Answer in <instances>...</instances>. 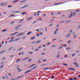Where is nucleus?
I'll return each instance as SVG.
<instances>
[{
  "mask_svg": "<svg viewBox=\"0 0 80 80\" xmlns=\"http://www.w3.org/2000/svg\"><path fill=\"white\" fill-rule=\"evenodd\" d=\"M75 14H76V12H73V14H71L70 15V16H69L68 18H72V17H73V16H75Z\"/></svg>",
  "mask_w": 80,
  "mask_h": 80,
  "instance_id": "obj_1",
  "label": "nucleus"
},
{
  "mask_svg": "<svg viewBox=\"0 0 80 80\" xmlns=\"http://www.w3.org/2000/svg\"><path fill=\"white\" fill-rule=\"evenodd\" d=\"M65 2H62L61 3H54V5H61V4H63V3H65Z\"/></svg>",
  "mask_w": 80,
  "mask_h": 80,
  "instance_id": "obj_2",
  "label": "nucleus"
},
{
  "mask_svg": "<svg viewBox=\"0 0 80 80\" xmlns=\"http://www.w3.org/2000/svg\"><path fill=\"white\" fill-rule=\"evenodd\" d=\"M68 69L69 70H71V71H75L76 70L75 69H74L73 68H68Z\"/></svg>",
  "mask_w": 80,
  "mask_h": 80,
  "instance_id": "obj_3",
  "label": "nucleus"
},
{
  "mask_svg": "<svg viewBox=\"0 0 80 80\" xmlns=\"http://www.w3.org/2000/svg\"><path fill=\"white\" fill-rule=\"evenodd\" d=\"M25 32H21V33H19V34H18V36H21V35H24V34H25Z\"/></svg>",
  "mask_w": 80,
  "mask_h": 80,
  "instance_id": "obj_4",
  "label": "nucleus"
},
{
  "mask_svg": "<svg viewBox=\"0 0 80 80\" xmlns=\"http://www.w3.org/2000/svg\"><path fill=\"white\" fill-rule=\"evenodd\" d=\"M31 71H32V70H27L24 73V75H26L27 73H29V72H31Z\"/></svg>",
  "mask_w": 80,
  "mask_h": 80,
  "instance_id": "obj_5",
  "label": "nucleus"
},
{
  "mask_svg": "<svg viewBox=\"0 0 80 80\" xmlns=\"http://www.w3.org/2000/svg\"><path fill=\"white\" fill-rule=\"evenodd\" d=\"M19 20H20L19 22V23H22V22H23V21H24V19H18Z\"/></svg>",
  "mask_w": 80,
  "mask_h": 80,
  "instance_id": "obj_6",
  "label": "nucleus"
},
{
  "mask_svg": "<svg viewBox=\"0 0 80 80\" xmlns=\"http://www.w3.org/2000/svg\"><path fill=\"white\" fill-rule=\"evenodd\" d=\"M19 31H18V32H16L14 33H12V34H10V35H15L16 34H17V33H19Z\"/></svg>",
  "mask_w": 80,
  "mask_h": 80,
  "instance_id": "obj_7",
  "label": "nucleus"
},
{
  "mask_svg": "<svg viewBox=\"0 0 80 80\" xmlns=\"http://www.w3.org/2000/svg\"><path fill=\"white\" fill-rule=\"evenodd\" d=\"M41 42V40H38V41H37L36 42V44H38V43H40Z\"/></svg>",
  "mask_w": 80,
  "mask_h": 80,
  "instance_id": "obj_8",
  "label": "nucleus"
},
{
  "mask_svg": "<svg viewBox=\"0 0 80 80\" xmlns=\"http://www.w3.org/2000/svg\"><path fill=\"white\" fill-rule=\"evenodd\" d=\"M70 35H71V34H69L66 35V38H68V37H70Z\"/></svg>",
  "mask_w": 80,
  "mask_h": 80,
  "instance_id": "obj_9",
  "label": "nucleus"
},
{
  "mask_svg": "<svg viewBox=\"0 0 80 80\" xmlns=\"http://www.w3.org/2000/svg\"><path fill=\"white\" fill-rule=\"evenodd\" d=\"M32 18H33V17H32L28 18V20H32Z\"/></svg>",
  "mask_w": 80,
  "mask_h": 80,
  "instance_id": "obj_10",
  "label": "nucleus"
},
{
  "mask_svg": "<svg viewBox=\"0 0 80 80\" xmlns=\"http://www.w3.org/2000/svg\"><path fill=\"white\" fill-rule=\"evenodd\" d=\"M31 33H32V31H30L27 34V35H30V34H31Z\"/></svg>",
  "mask_w": 80,
  "mask_h": 80,
  "instance_id": "obj_11",
  "label": "nucleus"
},
{
  "mask_svg": "<svg viewBox=\"0 0 80 80\" xmlns=\"http://www.w3.org/2000/svg\"><path fill=\"white\" fill-rule=\"evenodd\" d=\"M20 40V38H18L15 40V41H18V40Z\"/></svg>",
  "mask_w": 80,
  "mask_h": 80,
  "instance_id": "obj_12",
  "label": "nucleus"
},
{
  "mask_svg": "<svg viewBox=\"0 0 80 80\" xmlns=\"http://www.w3.org/2000/svg\"><path fill=\"white\" fill-rule=\"evenodd\" d=\"M37 67V66H34V67L32 68L31 69H33V70H34V69H35V68H36Z\"/></svg>",
  "mask_w": 80,
  "mask_h": 80,
  "instance_id": "obj_13",
  "label": "nucleus"
},
{
  "mask_svg": "<svg viewBox=\"0 0 80 80\" xmlns=\"http://www.w3.org/2000/svg\"><path fill=\"white\" fill-rule=\"evenodd\" d=\"M27 2V1L26 0H23L21 1H20V3H24V2Z\"/></svg>",
  "mask_w": 80,
  "mask_h": 80,
  "instance_id": "obj_14",
  "label": "nucleus"
},
{
  "mask_svg": "<svg viewBox=\"0 0 80 80\" xmlns=\"http://www.w3.org/2000/svg\"><path fill=\"white\" fill-rule=\"evenodd\" d=\"M38 22V20H35L32 23V24H34V23H35L37 22Z\"/></svg>",
  "mask_w": 80,
  "mask_h": 80,
  "instance_id": "obj_15",
  "label": "nucleus"
},
{
  "mask_svg": "<svg viewBox=\"0 0 80 80\" xmlns=\"http://www.w3.org/2000/svg\"><path fill=\"white\" fill-rule=\"evenodd\" d=\"M7 31V29H3L2 31V32H6V31Z\"/></svg>",
  "mask_w": 80,
  "mask_h": 80,
  "instance_id": "obj_16",
  "label": "nucleus"
},
{
  "mask_svg": "<svg viewBox=\"0 0 80 80\" xmlns=\"http://www.w3.org/2000/svg\"><path fill=\"white\" fill-rule=\"evenodd\" d=\"M22 60V59H17L16 62H19V61H20V60Z\"/></svg>",
  "mask_w": 80,
  "mask_h": 80,
  "instance_id": "obj_17",
  "label": "nucleus"
},
{
  "mask_svg": "<svg viewBox=\"0 0 80 80\" xmlns=\"http://www.w3.org/2000/svg\"><path fill=\"white\" fill-rule=\"evenodd\" d=\"M23 49V48H20L18 49L17 50L19 51V50H22Z\"/></svg>",
  "mask_w": 80,
  "mask_h": 80,
  "instance_id": "obj_18",
  "label": "nucleus"
},
{
  "mask_svg": "<svg viewBox=\"0 0 80 80\" xmlns=\"http://www.w3.org/2000/svg\"><path fill=\"white\" fill-rule=\"evenodd\" d=\"M21 26H22V25H19L18 26H17L16 27V28H18V27H21Z\"/></svg>",
  "mask_w": 80,
  "mask_h": 80,
  "instance_id": "obj_19",
  "label": "nucleus"
},
{
  "mask_svg": "<svg viewBox=\"0 0 80 80\" xmlns=\"http://www.w3.org/2000/svg\"><path fill=\"white\" fill-rule=\"evenodd\" d=\"M31 38V40H33L34 39H35V37H32Z\"/></svg>",
  "mask_w": 80,
  "mask_h": 80,
  "instance_id": "obj_20",
  "label": "nucleus"
},
{
  "mask_svg": "<svg viewBox=\"0 0 80 80\" xmlns=\"http://www.w3.org/2000/svg\"><path fill=\"white\" fill-rule=\"evenodd\" d=\"M71 22V20H69V21H68L66 22L65 23H69V22Z\"/></svg>",
  "mask_w": 80,
  "mask_h": 80,
  "instance_id": "obj_21",
  "label": "nucleus"
},
{
  "mask_svg": "<svg viewBox=\"0 0 80 80\" xmlns=\"http://www.w3.org/2000/svg\"><path fill=\"white\" fill-rule=\"evenodd\" d=\"M20 11H16V12H16V13H20Z\"/></svg>",
  "mask_w": 80,
  "mask_h": 80,
  "instance_id": "obj_22",
  "label": "nucleus"
},
{
  "mask_svg": "<svg viewBox=\"0 0 80 80\" xmlns=\"http://www.w3.org/2000/svg\"><path fill=\"white\" fill-rule=\"evenodd\" d=\"M15 15H14V14L11 15H10L9 16V17H13V16H15Z\"/></svg>",
  "mask_w": 80,
  "mask_h": 80,
  "instance_id": "obj_23",
  "label": "nucleus"
},
{
  "mask_svg": "<svg viewBox=\"0 0 80 80\" xmlns=\"http://www.w3.org/2000/svg\"><path fill=\"white\" fill-rule=\"evenodd\" d=\"M23 77V76H19L17 77H18V78H21V77Z\"/></svg>",
  "mask_w": 80,
  "mask_h": 80,
  "instance_id": "obj_24",
  "label": "nucleus"
},
{
  "mask_svg": "<svg viewBox=\"0 0 80 80\" xmlns=\"http://www.w3.org/2000/svg\"><path fill=\"white\" fill-rule=\"evenodd\" d=\"M27 38V36H24L22 38V39H24V38Z\"/></svg>",
  "mask_w": 80,
  "mask_h": 80,
  "instance_id": "obj_25",
  "label": "nucleus"
},
{
  "mask_svg": "<svg viewBox=\"0 0 80 80\" xmlns=\"http://www.w3.org/2000/svg\"><path fill=\"white\" fill-rule=\"evenodd\" d=\"M13 41H14V40L13 39V40H11L9 42V43H10L11 42H13Z\"/></svg>",
  "mask_w": 80,
  "mask_h": 80,
  "instance_id": "obj_26",
  "label": "nucleus"
},
{
  "mask_svg": "<svg viewBox=\"0 0 80 80\" xmlns=\"http://www.w3.org/2000/svg\"><path fill=\"white\" fill-rule=\"evenodd\" d=\"M62 46H63V47H67V44L62 45Z\"/></svg>",
  "mask_w": 80,
  "mask_h": 80,
  "instance_id": "obj_27",
  "label": "nucleus"
},
{
  "mask_svg": "<svg viewBox=\"0 0 80 80\" xmlns=\"http://www.w3.org/2000/svg\"><path fill=\"white\" fill-rule=\"evenodd\" d=\"M53 78H55V76H52V77H51V78H52V79H53Z\"/></svg>",
  "mask_w": 80,
  "mask_h": 80,
  "instance_id": "obj_28",
  "label": "nucleus"
},
{
  "mask_svg": "<svg viewBox=\"0 0 80 80\" xmlns=\"http://www.w3.org/2000/svg\"><path fill=\"white\" fill-rule=\"evenodd\" d=\"M34 15L35 17V16H37V12H34Z\"/></svg>",
  "mask_w": 80,
  "mask_h": 80,
  "instance_id": "obj_29",
  "label": "nucleus"
},
{
  "mask_svg": "<svg viewBox=\"0 0 80 80\" xmlns=\"http://www.w3.org/2000/svg\"><path fill=\"white\" fill-rule=\"evenodd\" d=\"M6 51L5 50H4L1 52V53H3L4 52H5Z\"/></svg>",
  "mask_w": 80,
  "mask_h": 80,
  "instance_id": "obj_30",
  "label": "nucleus"
},
{
  "mask_svg": "<svg viewBox=\"0 0 80 80\" xmlns=\"http://www.w3.org/2000/svg\"><path fill=\"white\" fill-rule=\"evenodd\" d=\"M29 54H33V52H28Z\"/></svg>",
  "mask_w": 80,
  "mask_h": 80,
  "instance_id": "obj_31",
  "label": "nucleus"
},
{
  "mask_svg": "<svg viewBox=\"0 0 80 80\" xmlns=\"http://www.w3.org/2000/svg\"><path fill=\"white\" fill-rule=\"evenodd\" d=\"M70 49V47L67 48H66V50H69Z\"/></svg>",
  "mask_w": 80,
  "mask_h": 80,
  "instance_id": "obj_32",
  "label": "nucleus"
},
{
  "mask_svg": "<svg viewBox=\"0 0 80 80\" xmlns=\"http://www.w3.org/2000/svg\"><path fill=\"white\" fill-rule=\"evenodd\" d=\"M16 79H18V77H17V78H15L12 79V80H16Z\"/></svg>",
  "mask_w": 80,
  "mask_h": 80,
  "instance_id": "obj_33",
  "label": "nucleus"
},
{
  "mask_svg": "<svg viewBox=\"0 0 80 80\" xmlns=\"http://www.w3.org/2000/svg\"><path fill=\"white\" fill-rule=\"evenodd\" d=\"M63 65H65L66 66H68V64H65L63 63Z\"/></svg>",
  "mask_w": 80,
  "mask_h": 80,
  "instance_id": "obj_34",
  "label": "nucleus"
},
{
  "mask_svg": "<svg viewBox=\"0 0 80 80\" xmlns=\"http://www.w3.org/2000/svg\"><path fill=\"white\" fill-rule=\"evenodd\" d=\"M35 35H36V36H37V37H39V36H40V34H36Z\"/></svg>",
  "mask_w": 80,
  "mask_h": 80,
  "instance_id": "obj_35",
  "label": "nucleus"
},
{
  "mask_svg": "<svg viewBox=\"0 0 80 80\" xmlns=\"http://www.w3.org/2000/svg\"><path fill=\"white\" fill-rule=\"evenodd\" d=\"M40 62H41V61H40V60H39L38 61L37 63H40Z\"/></svg>",
  "mask_w": 80,
  "mask_h": 80,
  "instance_id": "obj_36",
  "label": "nucleus"
},
{
  "mask_svg": "<svg viewBox=\"0 0 80 80\" xmlns=\"http://www.w3.org/2000/svg\"><path fill=\"white\" fill-rule=\"evenodd\" d=\"M73 80H77V78H73Z\"/></svg>",
  "mask_w": 80,
  "mask_h": 80,
  "instance_id": "obj_37",
  "label": "nucleus"
},
{
  "mask_svg": "<svg viewBox=\"0 0 80 80\" xmlns=\"http://www.w3.org/2000/svg\"><path fill=\"white\" fill-rule=\"evenodd\" d=\"M74 65H77L78 64V63L77 62H74Z\"/></svg>",
  "mask_w": 80,
  "mask_h": 80,
  "instance_id": "obj_38",
  "label": "nucleus"
},
{
  "mask_svg": "<svg viewBox=\"0 0 80 80\" xmlns=\"http://www.w3.org/2000/svg\"><path fill=\"white\" fill-rule=\"evenodd\" d=\"M22 69H19L18 70V72H22Z\"/></svg>",
  "mask_w": 80,
  "mask_h": 80,
  "instance_id": "obj_39",
  "label": "nucleus"
},
{
  "mask_svg": "<svg viewBox=\"0 0 80 80\" xmlns=\"http://www.w3.org/2000/svg\"><path fill=\"white\" fill-rule=\"evenodd\" d=\"M19 0H16L14 1V2H18V1H19Z\"/></svg>",
  "mask_w": 80,
  "mask_h": 80,
  "instance_id": "obj_40",
  "label": "nucleus"
},
{
  "mask_svg": "<svg viewBox=\"0 0 80 80\" xmlns=\"http://www.w3.org/2000/svg\"><path fill=\"white\" fill-rule=\"evenodd\" d=\"M45 64H42L41 65V67H43V66H45Z\"/></svg>",
  "mask_w": 80,
  "mask_h": 80,
  "instance_id": "obj_41",
  "label": "nucleus"
},
{
  "mask_svg": "<svg viewBox=\"0 0 80 80\" xmlns=\"http://www.w3.org/2000/svg\"><path fill=\"white\" fill-rule=\"evenodd\" d=\"M50 43H51V42H49L47 44H46L47 45H50Z\"/></svg>",
  "mask_w": 80,
  "mask_h": 80,
  "instance_id": "obj_42",
  "label": "nucleus"
},
{
  "mask_svg": "<svg viewBox=\"0 0 80 80\" xmlns=\"http://www.w3.org/2000/svg\"><path fill=\"white\" fill-rule=\"evenodd\" d=\"M12 7V6H8V8H10Z\"/></svg>",
  "mask_w": 80,
  "mask_h": 80,
  "instance_id": "obj_43",
  "label": "nucleus"
},
{
  "mask_svg": "<svg viewBox=\"0 0 80 80\" xmlns=\"http://www.w3.org/2000/svg\"><path fill=\"white\" fill-rule=\"evenodd\" d=\"M71 42V41L70 40H69L68 42V43H70Z\"/></svg>",
  "mask_w": 80,
  "mask_h": 80,
  "instance_id": "obj_44",
  "label": "nucleus"
},
{
  "mask_svg": "<svg viewBox=\"0 0 80 80\" xmlns=\"http://www.w3.org/2000/svg\"><path fill=\"white\" fill-rule=\"evenodd\" d=\"M27 60V59H26V58L24 59H23L22 60V62H23V61H25V60Z\"/></svg>",
  "mask_w": 80,
  "mask_h": 80,
  "instance_id": "obj_45",
  "label": "nucleus"
},
{
  "mask_svg": "<svg viewBox=\"0 0 80 80\" xmlns=\"http://www.w3.org/2000/svg\"><path fill=\"white\" fill-rule=\"evenodd\" d=\"M45 31H46V32H47V28H45Z\"/></svg>",
  "mask_w": 80,
  "mask_h": 80,
  "instance_id": "obj_46",
  "label": "nucleus"
},
{
  "mask_svg": "<svg viewBox=\"0 0 80 80\" xmlns=\"http://www.w3.org/2000/svg\"><path fill=\"white\" fill-rule=\"evenodd\" d=\"M38 20H38H42V18H39V19H37Z\"/></svg>",
  "mask_w": 80,
  "mask_h": 80,
  "instance_id": "obj_47",
  "label": "nucleus"
},
{
  "mask_svg": "<svg viewBox=\"0 0 80 80\" xmlns=\"http://www.w3.org/2000/svg\"><path fill=\"white\" fill-rule=\"evenodd\" d=\"M67 57H68V55H67V54H66L65 56L64 57H65V58H66Z\"/></svg>",
  "mask_w": 80,
  "mask_h": 80,
  "instance_id": "obj_48",
  "label": "nucleus"
},
{
  "mask_svg": "<svg viewBox=\"0 0 80 80\" xmlns=\"http://www.w3.org/2000/svg\"><path fill=\"white\" fill-rule=\"evenodd\" d=\"M72 57H74V56H75V54L74 53V54H72Z\"/></svg>",
  "mask_w": 80,
  "mask_h": 80,
  "instance_id": "obj_49",
  "label": "nucleus"
},
{
  "mask_svg": "<svg viewBox=\"0 0 80 80\" xmlns=\"http://www.w3.org/2000/svg\"><path fill=\"white\" fill-rule=\"evenodd\" d=\"M28 6V5H25L24 6V8H25V7H27Z\"/></svg>",
  "mask_w": 80,
  "mask_h": 80,
  "instance_id": "obj_50",
  "label": "nucleus"
},
{
  "mask_svg": "<svg viewBox=\"0 0 80 80\" xmlns=\"http://www.w3.org/2000/svg\"><path fill=\"white\" fill-rule=\"evenodd\" d=\"M3 67H4V65H2L0 67L1 68H3Z\"/></svg>",
  "mask_w": 80,
  "mask_h": 80,
  "instance_id": "obj_51",
  "label": "nucleus"
},
{
  "mask_svg": "<svg viewBox=\"0 0 80 80\" xmlns=\"http://www.w3.org/2000/svg\"><path fill=\"white\" fill-rule=\"evenodd\" d=\"M32 61V59H29L28 60V62H31V61Z\"/></svg>",
  "mask_w": 80,
  "mask_h": 80,
  "instance_id": "obj_52",
  "label": "nucleus"
},
{
  "mask_svg": "<svg viewBox=\"0 0 80 80\" xmlns=\"http://www.w3.org/2000/svg\"><path fill=\"white\" fill-rule=\"evenodd\" d=\"M69 80H73V78H69Z\"/></svg>",
  "mask_w": 80,
  "mask_h": 80,
  "instance_id": "obj_53",
  "label": "nucleus"
},
{
  "mask_svg": "<svg viewBox=\"0 0 80 80\" xmlns=\"http://www.w3.org/2000/svg\"><path fill=\"white\" fill-rule=\"evenodd\" d=\"M26 13L25 12H24L23 13H22V15H24V14H25Z\"/></svg>",
  "mask_w": 80,
  "mask_h": 80,
  "instance_id": "obj_54",
  "label": "nucleus"
},
{
  "mask_svg": "<svg viewBox=\"0 0 80 80\" xmlns=\"http://www.w3.org/2000/svg\"><path fill=\"white\" fill-rule=\"evenodd\" d=\"M57 40V39L56 38H55L54 39H52V41H55Z\"/></svg>",
  "mask_w": 80,
  "mask_h": 80,
  "instance_id": "obj_55",
  "label": "nucleus"
},
{
  "mask_svg": "<svg viewBox=\"0 0 80 80\" xmlns=\"http://www.w3.org/2000/svg\"><path fill=\"white\" fill-rule=\"evenodd\" d=\"M63 48V47L62 46H61L60 48H59V49H61L62 48Z\"/></svg>",
  "mask_w": 80,
  "mask_h": 80,
  "instance_id": "obj_56",
  "label": "nucleus"
},
{
  "mask_svg": "<svg viewBox=\"0 0 80 80\" xmlns=\"http://www.w3.org/2000/svg\"><path fill=\"white\" fill-rule=\"evenodd\" d=\"M53 24H50L49 25V27H52V25H53Z\"/></svg>",
  "mask_w": 80,
  "mask_h": 80,
  "instance_id": "obj_57",
  "label": "nucleus"
},
{
  "mask_svg": "<svg viewBox=\"0 0 80 80\" xmlns=\"http://www.w3.org/2000/svg\"><path fill=\"white\" fill-rule=\"evenodd\" d=\"M39 31H40V30H39V29H38L36 30V32H39Z\"/></svg>",
  "mask_w": 80,
  "mask_h": 80,
  "instance_id": "obj_58",
  "label": "nucleus"
},
{
  "mask_svg": "<svg viewBox=\"0 0 80 80\" xmlns=\"http://www.w3.org/2000/svg\"><path fill=\"white\" fill-rule=\"evenodd\" d=\"M1 5H2V6L4 5V3H3V2H2L1 3Z\"/></svg>",
  "mask_w": 80,
  "mask_h": 80,
  "instance_id": "obj_59",
  "label": "nucleus"
},
{
  "mask_svg": "<svg viewBox=\"0 0 80 80\" xmlns=\"http://www.w3.org/2000/svg\"><path fill=\"white\" fill-rule=\"evenodd\" d=\"M35 51H38V49H35Z\"/></svg>",
  "mask_w": 80,
  "mask_h": 80,
  "instance_id": "obj_60",
  "label": "nucleus"
},
{
  "mask_svg": "<svg viewBox=\"0 0 80 80\" xmlns=\"http://www.w3.org/2000/svg\"><path fill=\"white\" fill-rule=\"evenodd\" d=\"M42 48V46H40L38 48H39V49H40V48Z\"/></svg>",
  "mask_w": 80,
  "mask_h": 80,
  "instance_id": "obj_61",
  "label": "nucleus"
},
{
  "mask_svg": "<svg viewBox=\"0 0 80 80\" xmlns=\"http://www.w3.org/2000/svg\"><path fill=\"white\" fill-rule=\"evenodd\" d=\"M65 22V21H62V22H60V23H63V22Z\"/></svg>",
  "mask_w": 80,
  "mask_h": 80,
  "instance_id": "obj_62",
  "label": "nucleus"
},
{
  "mask_svg": "<svg viewBox=\"0 0 80 80\" xmlns=\"http://www.w3.org/2000/svg\"><path fill=\"white\" fill-rule=\"evenodd\" d=\"M45 68L46 69H47V70H48L49 68Z\"/></svg>",
  "mask_w": 80,
  "mask_h": 80,
  "instance_id": "obj_63",
  "label": "nucleus"
},
{
  "mask_svg": "<svg viewBox=\"0 0 80 80\" xmlns=\"http://www.w3.org/2000/svg\"><path fill=\"white\" fill-rule=\"evenodd\" d=\"M60 57V55H58L57 56V57L58 58V57Z\"/></svg>",
  "mask_w": 80,
  "mask_h": 80,
  "instance_id": "obj_64",
  "label": "nucleus"
}]
</instances>
